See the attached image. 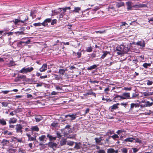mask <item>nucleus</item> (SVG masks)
Returning <instances> with one entry per match:
<instances>
[{"instance_id": "7c9ffc66", "label": "nucleus", "mask_w": 153, "mask_h": 153, "mask_svg": "<svg viewBox=\"0 0 153 153\" xmlns=\"http://www.w3.org/2000/svg\"><path fill=\"white\" fill-rule=\"evenodd\" d=\"M151 65V64L150 63H145L143 64V66L145 68H147L148 67H150Z\"/></svg>"}, {"instance_id": "6e6d98bb", "label": "nucleus", "mask_w": 153, "mask_h": 153, "mask_svg": "<svg viewBox=\"0 0 153 153\" xmlns=\"http://www.w3.org/2000/svg\"><path fill=\"white\" fill-rule=\"evenodd\" d=\"M43 84V83L42 82L37 83V84L36 85V86L37 87L41 86H42V85Z\"/></svg>"}, {"instance_id": "8fccbe9b", "label": "nucleus", "mask_w": 153, "mask_h": 153, "mask_svg": "<svg viewBox=\"0 0 153 153\" xmlns=\"http://www.w3.org/2000/svg\"><path fill=\"white\" fill-rule=\"evenodd\" d=\"M153 83V82L150 81L149 80H148L147 81V84L148 85H152V84Z\"/></svg>"}, {"instance_id": "603ef678", "label": "nucleus", "mask_w": 153, "mask_h": 153, "mask_svg": "<svg viewBox=\"0 0 153 153\" xmlns=\"http://www.w3.org/2000/svg\"><path fill=\"white\" fill-rule=\"evenodd\" d=\"M74 143L72 141H70L68 143L67 145L70 146H72Z\"/></svg>"}, {"instance_id": "338daca9", "label": "nucleus", "mask_w": 153, "mask_h": 153, "mask_svg": "<svg viewBox=\"0 0 153 153\" xmlns=\"http://www.w3.org/2000/svg\"><path fill=\"white\" fill-rule=\"evenodd\" d=\"M75 137V135H69L68 136V137L69 138H74Z\"/></svg>"}, {"instance_id": "13d9d810", "label": "nucleus", "mask_w": 153, "mask_h": 153, "mask_svg": "<svg viewBox=\"0 0 153 153\" xmlns=\"http://www.w3.org/2000/svg\"><path fill=\"white\" fill-rule=\"evenodd\" d=\"M98 153H105V151L103 150H99L97 151Z\"/></svg>"}, {"instance_id": "393cba45", "label": "nucleus", "mask_w": 153, "mask_h": 153, "mask_svg": "<svg viewBox=\"0 0 153 153\" xmlns=\"http://www.w3.org/2000/svg\"><path fill=\"white\" fill-rule=\"evenodd\" d=\"M137 104L132 103L131 104V107L129 109V111L132 110V109L134 107H137Z\"/></svg>"}, {"instance_id": "c9c22d12", "label": "nucleus", "mask_w": 153, "mask_h": 153, "mask_svg": "<svg viewBox=\"0 0 153 153\" xmlns=\"http://www.w3.org/2000/svg\"><path fill=\"white\" fill-rule=\"evenodd\" d=\"M24 43V42L23 41H20L17 42V45L18 47H21L22 46V44Z\"/></svg>"}, {"instance_id": "6ab92c4d", "label": "nucleus", "mask_w": 153, "mask_h": 153, "mask_svg": "<svg viewBox=\"0 0 153 153\" xmlns=\"http://www.w3.org/2000/svg\"><path fill=\"white\" fill-rule=\"evenodd\" d=\"M35 119L36 122H39L42 120V117L40 115L36 116L35 118Z\"/></svg>"}, {"instance_id": "6e6552de", "label": "nucleus", "mask_w": 153, "mask_h": 153, "mask_svg": "<svg viewBox=\"0 0 153 153\" xmlns=\"http://www.w3.org/2000/svg\"><path fill=\"white\" fill-rule=\"evenodd\" d=\"M121 97H122L121 96H120L118 94H116L115 96L113 98V100H114L115 102H118L119 100H122V98H121Z\"/></svg>"}, {"instance_id": "bf43d9fd", "label": "nucleus", "mask_w": 153, "mask_h": 153, "mask_svg": "<svg viewBox=\"0 0 153 153\" xmlns=\"http://www.w3.org/2000/svg\"><path fill=\"white\" fill-rule=\"evenodd\" d=\"M132 149H133V152L134 153H136V152H137L138 150V149H137V148H132Z\"/></svg>"}, {"instance_id": "de8ad7c7", "label": "nucleus", "mask_w": 153, "mask_h": 153, "mask_svg": "<svg viewBox=\"0 0 153 153\" xmlns=\"http://www.w3.org/2000/svg\"><path fill=\"white\" fill-rule=\"evenodd\" d=\"M91 94H95L93 92H89L86 93L85 94V95H91Z\"/></svg>"}, {"instance_id": "864d4df0", "label": "nucleus", "mask_w": 153, "mask_h": 153, "mask_svg": "<svg viewBox=\"0 0 153 153\" xmlns=\"http://www.w3.org/2000/svg\"><path fill=\"white\" fill-rule=\"evenodd\" d=\"M51 94L52 95H55L58 94V92L55 91H53L51 93Z\"/></svg>"}, {"instance_id": "cd10ccee", "label": "nucleus", "mask_w": 153, "mask_h": 153, "mask_svg": "<svg viewBox=\"0 0 153 153\" xmlns=\"http://www.w3.org/2000/svg\"><path fill=\"white\" fill-rule=\"evenodd\" d=\"M66 139H64L60 141V144L61 146H63L66 143Z\"/></svg>"}, {"instance_id": "bb28decb", "label": "nucleus", "mask_w": 153, "mask_h": 153, "mask_svg": "<svg viewBox=\"0 0 153 153\" xmlns=\"http://www.w3.org/2000/svg\"><path fill=\"white\" fill-rule=\"evenodd\" d=\"M153 103L152 102H150L149 101H147L145 102L146 107H150L152 105Z\"/></svg>"}, {"instance_id": "a878e982", "label": "nucleus", "mask_w": 153, "mask_h": 153, "mask_svg": "<svg viewBox=\"0 0 153 153\" xmlns=\"http://www.w3.org/2000/svg\"><path fill=\"white\" fill-rule=\"evenodd\" d=\"M97 66L96 65H94L92 66L88 67L87 68V69L88 70H92L95 69L97 67Z\"/></svg>"}, {"instance_id": "c03bdc74", "label": "nucleus", "mask_w": 153, "mask_h": 153, "mask_svg": "<svg viewBox=\"0 0 153 153\" xmlns=\"http://www.w3.org/2000/svg\"><path fill=\"white\" fill-rule=\"evenodd\" d=\"M95 32L96 33H105V30H104V31H101V30L96 31H95Z\"/></svg>"}, {"instance_id": "a211bd4d", "label": "nucleus", "mask_w": 153, "mask_h": 153, "mask_svg": "<svg viewBox=\"0 0 153 153\" xmlns=\"http://www.w3.org/2000/svg\"><path fill=\"white\" fill-rule=\"evenodd\" d=\"M102 137H100L99 138H95V140L97 144H100L101 141L102 140Z\"/></svg>"}, {"instance_id": "473e14b6", "label": "nucleus", "mask_w": 153, "mask_h": 153, "mask_svg": "<svg viewBox=\"0 0 153 153\" xmlns=\"http://www.w3.org/2000/svg\"><path fill=\"white\" fill-rule=\"evenodd\" d=\"M0 123L2 125H5L6 124V122L4 119H0Z\"/></svg>"}, {"instance_id": "5701e85b", "label": "nucleus", "mask_w": 153, "mask_h": 153, "mask_svg": "<svg viewBox=\"0 0 153 153\" xmlns=\"http://www.w3.org/2000/svg\"><path fill=\"white\" fill-rule=\"evenodd\" d=\"M47 137L49 138V140L50 141L52 140H56V137H53L51 135H50L49 134H48L47 135Z\"/></svg>"}, {"instance_id": "39448f33", "label": "nucleus", "mask_w": 153, "mask_h": 153, "mask_svg": "<svg viewBox=\"0 0 153 153\" xmlns=\"http://www.w3.org/2000/svg\"><path fill=\"white\" fill-rule=\"evenodd\" d=\"M23 128L22 126L19 124H17L15 128L17 133H20L22 134V129Z\"/></svg>"}, {"instance_id": "9d476101", "label": "nucleus", "mask_w": 153, "mask_h": 153, "mask_svg": "<svg viewBox=\"0 0 153 153\" xmlns=\"http://www.w3.org/2000/svg\"><path fill=\"white\" fill-rule=\"evenodd\" d=\"M51 21V18H48L45 19L44 22L42 23V25L44 26H46L47 25V23H49Z\"/></svg>"}, {"instance_id": "0eeeda50", "label": "nucleus", "mask_w": 153, "mask_h": 153, "mask_svg": "<svg viewBox=\"0 0 153 153\" xmlns=\"http://www.w3.org/2000/svg\"><path fill=\"white\" fill-rule=\"evenodd\" d=\"M20 31L15 32V33L16 35H19L24 34V31L25 30V29L24 27H21L20 29Z\"/></svg>"}, {"instance_id": "423d86ee", "label": "nucleus", "mask_w": 153, "mask_h": 153, "mask_svg": "<svg viewBox=\"0 0 153 153\" xmlns=\"http://www.w3.org/2000/svg\"><path fill=\"white\" fill-rule=\"evenodd\" d=\"M121 97H121V98H122V100L130 98V97L129 93H124L123 94Z\"/></svg>"}, {"instance_id": "2eb2a0df", "label": "nucleus", "mask_w": 153, "mask_h": 153, "mask_svg": "<svg viewBox=\"0 0 153 153\" xmlns=\"http://www.w3.org/2000/svg\"><path fill=\"white\" fill-rule=\"evenodd\" d=\"M81 10V8L79 7H74V9L73 10H71V13H72L73 12L75 13H79V11Z\"/></svg>"}, {"instance_id": "79ce46f5", "label": "nucleus", "mask_w": 153, "mask_h": 153, "mask_svg": "<svg viewBox=\"0 0 153 153\" xmlns=\"http://www.w3.org/2000/svg\"><path fill=\"white\" fill-rule=\"evenodd\" d=\"M138 96V94H136V93H134L132 94V97L130 98L134 99L136 98Z\"/></svg>"}, {"instance_id": "0e129e2a", "label": "nucleus", "mask_w": 153, "mask_h": 153, "mask_svg": "<svg viewBox=\"0 0 153 153\" xmlns=\"http://www.w3.org/2000/svg\"><path fill=\"white\" fill-rule=\"evenodd\" d=\"M135 142L140 143H141V141L140 140L137 138L135 140Z\"/></svg>"}, {"instance_id": "69168bd1", "label": "nucleus", "mask_w": 153, "mask_h": 153, "mask_svg": "<svg viewBox=\"0 0 153 153\" xmlns=\"http://www.w3.org/2000/svg\"><path fill=\"white\" fill-rule=\"evenodd\" d=\"M74 148L76 149H80V147L77 144H76L75 146H74Z\"/></svg>"}, {"instance_id": "1a4fd4ad", "label": "nucleus", "mask_w": 153, "mask_h": 153, "mask_svg": "<svg viewBox=\"0 0 153 153\" xmlns=\"http://www.w3.org/2000/svg\"><path fill=\"white\" fill-rule=\"evenodd\" d=\"M47 64H44L42 67L39 69L40 71L41 72L45 71L47 69Z\"/></svg>"}, {"instance_id": "9b49d317", "label": "nucleus", "mask_w": 153, "mask_h": 153, "mask_svg": "<svg viewBox=\"0 0 153 153\" xmlns=\"http://www.w3.org/2000/svg\"><path fill=\"white\" fill-rule=\"evenodd\" d=\"M147 7V5L146 4H136L135 5H134L133 6V7H135L137 8H142L143 7Z\"/></svg>"}, {"instance_id": "3c124183", "label": "nucleus", "mask_w": 153, "mask_h": 153, "mask_svg": "<svg viewBox=\"0 0 153 153\" xmlns=\"http://www.w3.org/2000/svg\"><path fill=\"white\" fill-rule=\"evenodd\" d=\"M61 14L59 15V17L60 18H62L65 15V13H63L62 10H61Z\"/></svg>"}, {"instance_id": "c756f323", "label": "nucleus", "mask_w": 153, "mask_h": 153, "mask_svg": "<svg viewBox=\"0 0 153 153\" xmlns=\"http://www.w3.org/2000/svg\"><path fill=\"white\" fill-rule=\"evenodd\" d=\"M152 92H145L143 93V95L145 96L152 95Z\"/></svg>"}, {"instance_id": "4c0bfd02", "label": "nucleus", "mask_w": 153, "mask_h": 153, "mask_svg": "<svg viewBox=\"0 0 153 153\" xmlns=\"http://www.w3.org/2000/svg\"><path fill=\"white\" fill-rule=\"evenodd\" d=\"M42 25V23H41L40 22L37 23H35L33 24V25L35 27L36 26H40Z\"/></svg>"}, {"instance_id": "680f3d73", "label": "nucleus", "mask_w": 153, "mask_h": 153, "mask_svg": "<svg viewBox=\"0 0 153 153\" xmlns=\"http://www.w3.org/2000/svg\"><path fill=\"white\" fill-rule=\"evenodd\" d=\"M24 42V43H25V45H26V44H29L30 42V40L29 39L26 42Z\"/></svg>"}, {"instance_id": "2f4dec72", "label": "nucleus", "mask_w": 153, "mask_h": 153, "mask_svg": "<svg viewBox=\"0 0 153 153\" xmlns=\"http://www.w3.org/2000/svg\"><path fill=\"white\" fill-rule=\"evenodd\" d=\"M58 73L60 74L64 75L65 73V72L64 69H60L58 71Z\"/></svg>"}, {"instance_id": "f03ea898", "label": "nucleus", "mask_w": 153, "mask_h": 153, "mask_svg": "<svg viewBox=\"0 0 153 153\" xmlns=\"http://www.w3.org/2000/svg\"><path fill=\"white\" fill-rule=\"evenodd\" d=\"M33 70L34 68L32 67L28 68L24 67L21 70H20L19 71V72L22 74H27L28 73L31 72Z\"/></svg>"}, {"instance_id": "a19ab883", "label": "nucleus", "mask_w": 153, "mask_h": 153, "mask_svg": "<svg viewBox=\"0 0 153 153\" xmlns=\"http://www.w3.org/2000/svg\"><path fill=\"white\" fill-rule=\"evenodd\" d=\"M111 137L114 140H115L116 138H118L119 137L116 134L111 136Z\"/></svg>"}, {"instance_id": "c85d7f7f", "label": "nucleus", "mask_w": 153, "mask_h": 153, "mask_svg": "<svg viewBox=\"0 0 153 153\" xmlns=\"http://www.w3.org/2000/svg\"><path fill=\"white\" fill-rule=\"evenodd\" d=\"M53 75L55 76V79L56 80H59L61 79H62L60 75H59L56 74H54Z\"/></svg>"}, {"instance_id": "052dcab7", "label": "nucleus", "mask_w": 153, "mask_h": 153, "mask_svg": "<svg viewBox=\"0 0 153 153\" xmlns=\"http://www.w3.org/2000/svg\"><path fill=\"white\" fill-rule=\"evenodd\" d=\"M56 135L57 138H60L62 136V135H61L60 133H59L58 132L56 133Z\"/></svg>"}, {"instance_id": "ddd939ff", "label": "nucleus", "mask_w": 153, "mask_h": 153, "mask_svg": "<svg viewBox=\"0 0 153 153\" xmlns=\"http://www.w3.org/2000/svg\"><path fill=\"white\" fill-rule=\"evenodd\" d=\"M68 117H70V120H74L76 118L75 115L74 114H68L65 116V118H67Z\"/></svg>"}, {"instance_id": "aec40b11", "label": "nucleus", "mask_w": 153, "mask_h": 153, "mask_svg": "<svg viewBox=\"0 0 153 153\" xmlns=\"http://www.w3.org/2000/svg\"><path fill=\"white\" fill-rule=\"evenodd\" d=\"M119 105V103H117L116 104H114L112 106L110 107L109 108H110L111 109H115L118 108V105Z\"/></svg>"}, {"instance_id": "dca6fc26", "label": "nucleus", "mask_w": 153, "mask_h": 153, "mask_svg": "<svg viewBox=\"0 0 153 153\" xmlns=\"http://www.w3.org/2000/svg\"><path fill=\"white\" fill-rule=\"evenodd\" d=\"M17 120L16 118L14 117L10 118L9 120V123H14L16 122Z\"/></svg>"}, {"instance_id": "49530a36", "label": "nucleus", "mask_w": 153, "mask_h": 153, "mask_svg": "<svg viewBox=\"0 0 153 153\" xmlns=\"http://www.w3.org/2000/svg\"><path fill=\"white\" fill-rule=\"evenodd\" d=\"M126 4L127 6H131L132 2L131 1H128L126 2Z\"/></svg>"}, {"instance_id": "a18cd8bd", "label": "nucleus", "mask_w": 153, "mask_h": 153, "mask_svg": "<svg viewBox=\"0 0 153 153\" xmlns=\"http://www.w3.org/2000/svg\"><path fill=\"white\" fill-rule=\"evenodd\" d=\"M3 106H7L8 105V103L7 102H1Z\"/></svg>"}, {"instance_id": "4d7b16f0", "label": "nucleus", "mask_w": 153, "mask_h": 153, "mask_svg": "<svg viewBox=\"0 0 153 153\" xmlns=\"http://www.w3.org/2000/svg\"><path fill=\"white\" fill-rule=\"evenodd\" d=\"M10 92L9 91H2L1 92L4 94H7Z\"/></svg>"}, {"instance_id": "774afa93", "label": "nucleus", "mask_w": 153, "mask_h": 153, "mask_svg": "<svg viewBox=\"0 0 153 153\" xmlns=\"http://www.w3.org/2000/svg\"><path fill=\"white\" fill-rule=\"evenodd\" d=\"M48 76L47 75L43 76H40V78L41 79H44L47 78Z\"/></svg>"}, {"instance_id": "5fc2aeb1", "label": "nucleus", "mask_w": 153, "mask_h": 153, "mask_svg": "<svg viewBox=\"0 0 153 153\" xmlns=\"http://www.w3.org/2000/svg\"><path fill=\"white\" fill-rule=\"evenodd\" d=\"M123 89L126 91H130L131 90V88L125 87L123 88Z\"/></svg>"}, {"instance_id": "20e7f679", "label": "nucleus", "mask_w": 153, "mask_h": 153, "mask_svg": "<svg viewBox=\"0 0 153 153\" xmlns=\"http://www.w3.org/2000/svg\"><path fill=\"white\" fill-rule=\"evenodd\" d=\"M48 146L50 148H52L53 150H55L57 146V144L53 142H49L48 143Z\"/></svg>"}, {"instance_id": "f3484780", "label": "nucleus", "mask_w": 153, "mask_h": 153, "mask_svg": "<svg viewBox=\"0 0 153 153\" xmlns=\"http://www.w3.org/2000/svg\"><path fill=\"white\" fill-rule=\"evenodd\" d=\"M31 129L32 131H39V128L36 126H31Z\"/></svg>"}, {"instance_id": "37998d69", "label": "nucleus", "mask_w": 153, "mask_h": 153, "mask_svg": "<svg viewBox=\"0 0 153 153\" xmlns=\"http://www.w3.org/2000/svg\"><path fill=\"white\" fill-rule=\"evenodd\" d=\"M15 149H10L9 151V153H15Z\"/></svg>"}, {"instance_id": "09e8293b", "label": "nucleus", "mask_w": 153, "mask_h": 153, "mask_svg": "<svg viewBox=\"0 0 153 153\" xmlns=\"http://www.w3.org/2000/svg\"><path fill=\"white\" fill-rule=\"evenodd\" d=\"M56 19H53V20L51 21V24L52 25H54V24H55L56 23Z\"/></svg>"}, {"instance_id": "e2e57ef3", "label": "nucleus", "mask_w": 153, "mask_h": 153, "mask_svg": "<svg viewBox=\"0 0 153 153\" xmlns=\"http://www.w3.org/2000/svg\"><path fill=\"white\" fill-rule=\"evenodd\" d=\"M124 132L125 131L123 130H118L116 132V133L117 134H120L122 132Z\"/></svg>"}, {"instance_id": "f8f14e48", "label": "nucleus", "mask_w": 153, "mask_h": 153, "mask_svg": "<svg viewBox=\"0 0 153 153\" xmlns=\"http://www.w3.org/2000/svg\"><path fill=\"white\" fill-rule=\"evenodd\" d=\"M136 45L140 46L143 48L145 47V44L144 41H143V42L139 41L136 43Z\"/></svg>"}, {"instance_id": "b1692460", "label": "nucleus", "mask_w": 153, "mask_h": 153, "mask_svg": "<svg viewBox=\"0 0 153 153\" xmlns=\"http://www.w3.org/2000/svg\"><path fill=\"white\" fill-rule=\"evenodd\" d=\"M46 139V136L45 135H42L41 136L39 137V140L40 141H42L45 140Z\"/></svg>"}, {"instance_id": "72a5a7b5", "label": "nucleus", "mask_w": 153, "mask_h": 153, "mask_svg": "<svg viewBox=\"0 0 153 153\" xmlns=\"http://www.w3.org/2000/svg\"><path fill=\"white\" fill-rule=\"evenodd\" d=\"M115 152V150L112 148L109 149H108L107 153H113Z\"/></svg>"}, {"instance_id": "e433bc0d", "label": "nucleus", "mask_w": 153, "mask_h": 153, "mask_svg": "<svg viewBox=\"0 0 153 153\" xmlns=\"http://www.w3.org/2000/svg\"><path fill=\"white\" fill-rule=\"evenodd\" d=\"M108 53V52L106 51L104 52L103 54L102 55L101 58H104L105 57Z\"/></svg>"}, {"instance_id": "412c9836", "label": "nucleus", "mask_w": 153, "mask_h": 153, "mask_svg": "<svg viewBox=\"0 0 153 153\" xmlns=\"http://www.w3.org/2000/svg\"><path fill=\"white\" fill-rule=\"evenodd\" d=\"M26 78V76L25 75H21L20 76L18 75L15 80H16V81H17L19 80V78L21 79H25Z\"/></svg>"}, {"instance_id": "7ed1b4c3", "label": "nucleus", "mask_w": 153, "mask_h": 153, "mask_svg": "<svg viewBox=\"0 0 153 153\" xmlns=\"http://www.w3.org/2000/svg\"><path fill=\"white\" fill-rule=\"evenodd\" d=\"M28 21V17H26L25 19L24 20H21L20 19H15L14 20L11 21V22H13L14 23L15 25H17L18 23L19 22H21L22 23H25Z\"/></svg>"}, {"instance_id": "4be33fe9", "label": "nucleus", "mask_w": 153, "mask_h": 153, "mask_svg": "<svg viewBox=\"0 0 153 153\" xmlns=\"http://www.w3.org/2000/svg\"><path fill=\"white\" fill-rule=\"evenodd\" d=\"M135 140V138H134L133 137H129L125 139L124 140L125 142H133L134 140Z\"/></svg>"}, {"instance_id": "ea45409f", "label": "nucleus", "mask_w": 153, "mask_h": 153, "mask_svg": "<svg viewBox=\"0 0 153 153\" xmlns=\"http://www.w3.org/2000/svg\"><path fill=\"white\" fill-rule=\"evenodd\" d=\"M121 151L123 153H127L128 152L127 149L125 148H123L121 149Z\"/></svg>"}, {"instance_id": "4468645a", "label": "nucleus", "mask_w": 153, "mask_h": 153, "mask_svg": "<svg viewBox=\"0 0 153 153\" xmlns=\"http://www.w3.org/2000/svg\"><path fill=\"white\" fill-rule=\"evenodd\" d=\"M116 6L118 8H119L124 6V3L122 1L117 2L116 3Z\"/></svg>"}, {"instance_id": "f257e3e1", "label": "nucleus", "mask_w": 153, "mask_h": 153, "mask_svg": "<svg viewBox=\"0 0 153 153\" xmlns=\"http://www.w3.org/2000/svg\"><path fill=\"white\" fill-rule=\"evenodd\" d=\"M128 50L127 48L125 47L123 45H121L117 47L116 51L117 52V53L118 55H120L127 53Z\"/></svg>"}, {"instance_id": "58836bf2", "label": "nucleus", "mask_w": 153, "mask_h": 153, "mask_svg": "<svg viewBox=\"0 0 153 153\" xmlns=\"http://www.w3.org/2000/svg\"><path fill=\"white\" fill-rule=\"evenodd\" d=\"M36 140V137L35 136L34 137H31L29 139V140H28L30 141H32Z\"/></svg>"}, {"instance_id": "f704fd0d", "label": "nucleus", "mask_w": 153, "mask_h": 153, "mask_svg": "<svg viewBox=\"0 0 153 153\" xmlns=\"http://www.w3.org/2000/svg\"><path fill=\"white\" fill-rule=\"evenodd\" d=\"M86 49L88 52H91L92 51V48L91 46L86 48Z\"/></svg>"}]
</instances>
